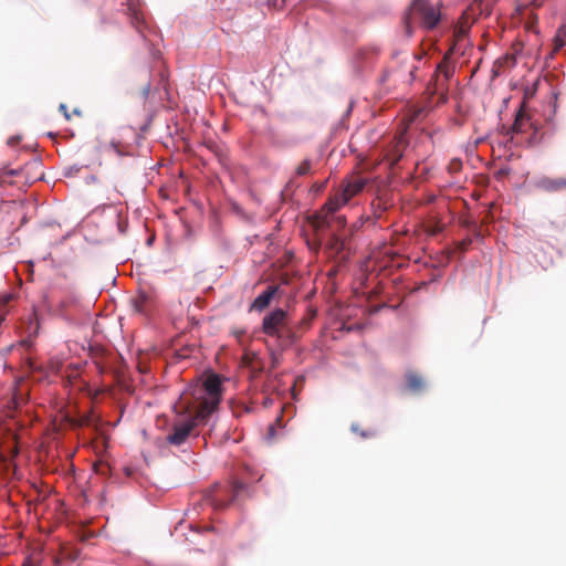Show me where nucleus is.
Instances as JSON below:
<instances>
[{"label": "nucleus", "instance_id": "1", "mask_svg": "<svg viewBox=\"0 0 566 566\" xmlns=\"http://www.w3.org/2000/svg\"><path fill=\"white\" fill-rule=\"evenodd\" d=\"M222 384L217 374L208 375L201 384L186 390L175 406L176 413L185 416L174 422L167 442L181 446L198 423H203L221 401Z\"/></svg>", "mask_w": 566, "mask_h": 566}, {"label": "nucleus", "instance_id": "2", "mask_svg": "<svg viewBox=\"0 0 566 566\" xmlns=\"http://www.w3.org/2000/svg\"><path fill=\"white\" fill-rule=\"evenodd\" d=\"M419 20L420 25L427 30L434 29L441 19L439 4L429 0H413L403 15L402 22L408 38L413 33L412 21Z\"/></svg>", "mask_w": 566, "mask_h": 566}, {"label": "nucleus", "instance_id": "3", "mask_svg": "<svg viewBox=\"0 0 566 566\" xmlns=\"http://www.w3.org/2000/svg\"><path fill=\"white\" fill-rule=\"evenodd\" d=\"M289 314L283 308H275L262 319V332L275 337L280 346L285 347L296 342V334L287 325Z\"/></svg>", "mask_w": 566, "mask_h": 566}, {"label": "nucleus", "instance_id": "4", "mask_svg": "<svg viewBox=\"0 0 566 566\" xmlns=\"http://www.w3.org/2000/svg\"><path fill=\"white\" fill-rule=\"evenodd\" d=\"M416 54H407L397 65L392 69L385 70L379 81L388 88L396 87L399 84H411L416 78L418 66L416 62L419 61Z\"/></svg>", "mask_w": 566, "mask_h": 566}, {"label": "nucleus", "instance_id": "5", "mask_svg": "<svg viewBox=\"0 0 566 566\" xmlns=\"http://www.w3.org/2000/svg\"><path fill=\"white\" fill-rule=\"evenodd\" d=\"M366 184L367 179L360 176H353L348 179H345L342 182L339 190L324 205V211L326 210V213H335L353 197L361 192Z\"/></svg>", "mask_w": 566, "mask_h": 566}, {"label": "nucleus", "instance_id": "6", "mask_svg": "<svg viewBox=\"0 0 566 566\" xmlns=\"http://www.w3.org/2000/svg\"><path fill=\"white\" fill-rule=\"evenodd\" d=\"M454 74V66L451 65L448 55L437 66V71L427 87L430 95L439 94L438 104H444L448 101V82Z\"/></svg>", "mask_w": 566, "mask_h": 566}, {"label": "nucleus", "instance_id": "7", "mask_svg": "<svg viewBox=\"0 0 566 566\" xmlns=\"http://www.w3.org/2000/svg\"><path fill=\"white\" fill-rule=\"evenodd\" d=\"M245 489V484L235 481L231 485L216 484L209 494V501L217 510L226 509Z\"/></svg>", "mask_w": 566, "mask_h": 566}, {"label": "nucleus", "instance_id": "8", "mask_svg": "<svg viewBox=\"0 0 566 566\" xmlns=\"http://www.w3.org/2000/svg\"><path fill=\"white\" fill-rule=\"evenodd\" d=\"M324 206L316 212L312 218V224L317 232L331 229L332 231L339 230L346 226V219L344 216H336L334 213H326Z\"/></svg>", "mask_w": 566, "mask_h": 566}, {"label": "nucleus", "instance_id": "9", "mask_svg": "<svg viewBox=\"0 0 566 566\" xmlns=\"http://www.w3.org/2000/svg\"><path fill=\"white\" fill-rule=\"evenodd\" d=\"M528 129L533 130V135L530 139L531 143H538L542 137L537 136V126L531 120V117L524 112V103L522 104L520 111L516 114L514 124L512 126V132L515 134L526 133Z\"/></svg>", "mask_w": 566, "mask_h": 566}, {"label": "nucleus", "instance_id": "10", "mask_svg": "<svg viewBox=\"0 0 566 566\" xmlns=\"http://www.w3.org/2000/svg\"><path fill=\"white\" fill-rule=\"evenodd\" d=\"M279 285H269L263 293H261L258 297L254 298L250 306V310H254L258 312L264 311L270 306L273 297L279 294Z\"/></svg>", "mask_w": 566, "mask_h": 566}, {"label": "nucleus", "instance_id": "11", "mask_svg": "<svg viewBox=\"0 0 566 566\" xmlns=\"http://www.w3.org/2000/svg\"><path fill=\"white\" fill-rule=\"evenodd\" d=\"M537 188L546 192H559L566 190V176L564 177H543L537 184Z\"/></svg>", "mask_w": 566, "mask_h": 566}, {"label": "nucleus", "instance_id": "12", "mask_svg": "<svg viewBox=\"0 0 566 566\" xmlns=\"http://www.w3.org/2000/svg\"><path fill=\"white\" fill-rule=\"evenodd\" d=\"M80 551L75 547L67 545H61L59 555L53 557V562L56 566H60L63 560L74 562L78 558Z\"/></svg>", "mask_w": 566, "mask_h": 566}, {"label": "nucleus", "instance_id": "13", "mask_svg": "<svg viewBox=\"0 0 566 566\" xmlns=\"http://www.w3.org/2000/svg\"><path fill=\"white\" fill-rule=\"evenodd\" d=\"M128 15L130 19V23L137 29L138 32H142V24L144 23V17L139 10V8L134 3H128Z\"/></svg>", "mask_w": 566, "mask_h": 566}, {"label": "nucleus", "instance_id": "14", "mask_svg": "<svg viewBox=\"0 0 566 566\" xmlns=\"http://www.w3.org/2000/svg\"><path fill=\"white\" fill-rule=\"evenodd\" d=\"M407 388L412 392H418L423 388L422 378L416 373H408L406 375Z\"/></svg>", "mask_w": 566, "mask_h": 566}, {"label": "nucleus", "instance_id": "15", "mask_svg": "<svg viewBox=\"0 0 566 566\" xmlns=\"http://www.w3.org/2000/svg\"><path fill=\"white\" fill-rule=\"evenodd\" d=\"M554 52L559 51L566 43V25H560L553 39Z\"/></svg>", "mask_w": 566, "mask_h": 566}, {"label": "nucleus", "instance_id": "16", "mask_svg": "<svg viewBox=\"0 0 566 566\" xmlns=\"http://www.w3.org/2000/svg\"><path fill=\"white\" fill-rule=\"evenodd\" d=\"M402 157V151L400 149V143L398 142L394 149H391L387 154V159L390 161L391 165H396Z\"/></svg>", "mask_w": 566, "mask_h": 566}, {"label": "nucleus", "instance_id": "17", "mask_svg": "<svg viewBox=\"0 0 566 566\" xmlns=\"http://www.w3.org/2000/svg\"><path fill=\"white\" fill-rule=\"evenodd\" d=\"M312 169V163L310 159H304L296 168H295V176L303 177L311 172Z\"/></svg>", "mask_w": 566, "mask_h": 566}, {"label": "nucleus", "instance_id": "18", "mask_svg": "<svg viewBox=\"0 0 566 566\" xmlns=\"http://www.w3.org/2000/svg\"><path fill=\"white\" fill-rule=\"evenodd\" d=\"M39 321L35 313H32L29 317L28 333L30 336H35L39 332Z\"/></svg>", "mask_w": 566, "mask_h": 566}, {"label": "nucleus", "instance_id": "19", "mask_svg": "<svg viewBox=\"0 0 566 566\" xmlns=\"http://www.w3.org/2000/svg\"><path fill=\"white\" fill-rule=\"evenodd\" d=\"M328 247L331 250L339 252L344 248V241L336 233L333 232L332 238L328 242Z\"/></svg>", "mask_w": 566, "mask_h": 566}, {"label": "nucleus", "instance_id": "20", "mask_svg": "<svg viewBox=\"0 0 566 566\" xmlns=\"http://www.w3.org/2000/svg\"><path fill=\"white\" fill-rule=\"evenodd\" d=\"M506 63H511V65L515 64V57L513 55H504L495 61V67H503Z\"/></svg>", "mask_w": 566, "mask_h": 566}, {"label": "nucleus", "instance_id": "21", "mask_svg": "<svg viewBox=\"0 0 566 566\" xmlns=\"http://www.w3.org/2000/svg\"><path fill=\"white\" fill-rule=\"evenodd\" d=\"M472 244V239L470 237L464 238L463 240L457 242V250L461 253L469 250Z\"/></svg>", "mask_w": 566, "mask_h": 566}, {"label": "nucleus", "instance_id": "22", "mask_svg": "<svg viewBox=\"0 0 566 566\" xmlns=\"http://www.w3.org/2000/svg\"><path fill=\"white\" fill-rule=\"evenodd\" d=\"M280 364H281V355L275 352H271V367L276 368Z\"/></svg>", "mask_w": 566, "mask_h": 566}, {"label": "nucleus", "instance_id": "23", "mask_svg": "<svg viewBox=\"0 0 566 566\" xmlns=\"http://www.w3.org/2000/svg\"><path fill=\"white\" fill-rule=\"evenodd\" d=\"M462 224H463L464 227H467V228H472V231H473L474 235H476V237H479V235H480V230H479V228L476 227V224H475V223H473V222H471V221H469V220H464V221L462 222Z\"/></svg>", "mask_w": 566, "mask_h": 566}, {"label": "nucleus", "instance_id": "24", "mask_svg": "<svg viewBox=\"0 0 566 566\" xmlns=\"http://www.w3.org/2000/svg\"><path fill=\"white\" fill-rule=\"evenodd\" d=\"M379 48L377 45L368 46L366 49H363L360 52L361 54L370 52L371 55H378L379 54Z\"/></svg>", "mask_w": 566, "mask_h": 566}, {"label": "nucleus", "instance_id": "25", "mask_svg": "<svg viewBox=\"0 0 566 566\" xmlns=\"http://www.w3.org/2000/svg\"><path fill=\"white\" fill-rule=\"evenodd\" d=\"M59 108H60V111L64 114L65 118H66L67 120H70V119H71V115H70V113L67 112V107H66V105H65V104H61Z\"/></svg>", "mask_w": 566, "mask_h": 566}, {"label": "nucleus", "instance_id": "26", "mask_svg": "<svg viewBox=\"0 0 566 566\" xmlns=\"http://www.w3.org/2000/svg\"><path fill=\"white\" fill-rule=\"evenodd\" d=\"M19 172H20V170H19V169H6V170L3 171V174H2V176H3V177H4V176H7V175H8V176H15V175H18Z\"/></svg>", "mask_w": 566, "mask_h": 566}, {"label": "nucleus", "instance_id": "27", "mask_svg": "<svg viewBox=\"0 0 566 566\" xmlns=\"http://www.w3.org/2000/svg\"><path fill=\"white\" fill-rule=\"evenodd\" d=\"M19 142H20V137L19 136H13V137H10L8 139V144L11 145V146L17 145Z\"/></svg>", "mask_w": 566, "mask_h": 566}, {"label": "nucleus", "instance_id": "28", "mask_svg": "<svg viewBox=\"0 0 566 566\" xmlns=\"http://www.w3.org/2000/svg\"><path fill=\"white\" fill-rule=\"evenodd\" d=\"M501 71H502L501 67H495V64L493 65L492 72H493L494 76L500 75Z\"/></svg>", "mask_w": 566, "mask_h": 566}, {"label": "nucleus", "instance_id": "29", "mask_svg": "<svg viewBox=\"0 0 566 566\" xmlns=\"http://www.w3.org/2000/svg\"><path fill=\"white\" fill-rule=\"evenodd\" d=\"M423 108H419L417 109L413 115H412V119H416L418 116H420V114L422 113Z\"/></svg>", "mask_w": 566, "mask_h": 566}, {"label": "nucleus", "instance_id": "30", "mask_svg": "<svg viewBox=\"0 0 566 566\" xmlns=\"http://www.w3.org/2000/svg\"><path fill=\"white\" fill-rule=\"evenodd\" d=\"M145 300H146V297H145V296H143V297H142V302H140V303H143ZM136 307H137V311H138V312H142V311H143V304L137 303V304H136Z\"/></svg>", "mask_w": 566, "mask_h": 566}, {"label": "nucleus", "instance_id": "31", "mask_svg": "<svg viewBox=\"0 0 566 566\" xmlns=\"http://www.w3.org/2000/svg\"><path fill=\"white\" fill-rule=\"evenodd\" d=\"M360 436H361V437H364V438H367V437H371V436H373V433H371V432H368V433H367V432L361 431V432H360Z\"/></svg>", "mask_w": 566, "mask_h": 566}, {"label": "nucleus", "instance_id": "32", "mask_svg": "<svg viewBox=\"0 0 566 566\" xmlns=\"http://www.w3.org/2000/svg\"><path fill=\"white\" fill-rule=\"evenodd\" d=\"M324 186H325V184L316 185V188H317V190H321V189H323Z\"/></svg>", "mask_w": 566, "mask_h": 566}, {"label": "nucleus", "instance_id": "33", "mask_svg": "<svg viewBox=\"0 0 566 566\" xmlns=\"http://www.w3.org/2000/svg\"><path fill=\"white\" fill-rule=\"evenodd\" d=\"M352 429H353V431L358 432V427H357V426H355V424H354V426L352 427Z\"/></svg>", "mask_w": 566, "mask_h": 566}, {"label": "nucleus", "instance_id": "34", "mask_svg": "<svg viewBox=\"0 0 566 566\" xmlns=\"http://www.w3.org/2000/svg\"><path fill=\"white\" fill-rule=\"evenodd\" d=\"M73 113H74V115H81V111H78V109H74Z\"/></svg>", "mask_w": 566, "mask_h": 566}, {"label": "nucleus", "instance_id": "35", "mask_svg": "<svg viewBox=\"0 0 566 566\" xmlns=\"http://www.w3.org/2000/svg\"><path fill=\"white\" fill-rule=\"evenodd\" d=\"M459 33H460V34H464V33H465V30H464V29H460Z\"/></svg>", "mask_w": 566, "mask_h": 566}, {"label": "nucleus", "instance_id": "36", "mask_svg": "<svg viewBox=\"0 0 566 566\" xmlns=\"http://www.w3.org/2000/svg\"><path fill=\"white\" fill-rule=\"evenodd\" d=\"M243 334H244V332L237 333V337L239 338Z\"/></svg>", "mask_w": 566, "mask_h": 566}, {"label": "nucleus", "instance_id": "37", "mask_svg": "<svg viewBox=\"0 0 566 566\" xmlns=\"http://www.w3.org/2000/svg\"><path fill=\"white\" fill-rule=\"evenodd\" d=\"M398 55H399L398 53H395V54L392 55V59H394V60H396V59L398 57Z\"/></svg>", "mask_w": 566, "mask_h": 566}, {"label": "nucleus", "instance_id": "38", "mask_svg": "<svg viewBox=\"0 0 566 566\" xmlns=\"http://www.w3.org/2000/svg\"><path fill=\"white\" fill-rule=\"evenodd\" d=\"M369 53H370V52H368V53H365V54H364V55H365V59H368V54H369Z\"/></svg>", "mask_w": 566, "mask_h": 566}]
</instances>
